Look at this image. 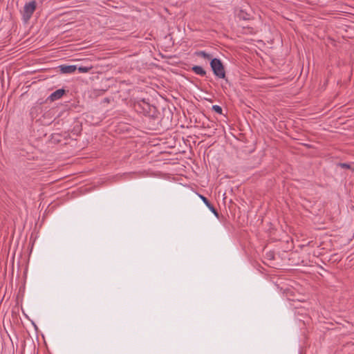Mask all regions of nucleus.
I'll return each instance as SVG.
<instances>
[{
	"instance_id": "1",
	"label": "nucleus",
	"mask_w": 354,
	"mask_h": 354,
	"mask_svg": "<svg viewBox=\"0 0 354 354\" xmlns=\"http://www.w3.org/2000/svg\"><path fill=\"white\" fill-rule=\"evenodd\" d=\"M36 8L37 2L35 1H31L24 5L22 10V19L24 22L27 23L30 20Z\"/></svg>"
},
{
	"instance_id": "2",
	"label": "nucleus",
	"mask_w": 354,
	"mask_h": 354,
	"mask_svg": "<svg viewBox=\"0 0 354 354\" xmlns=\"http://www.w3.org/2000/svg\"><path fill=\"white\" fill-rule=\"evenodd\" d=\"M210 65L216 76L218 78H225V69L220 59L216 58L212 59Z\"/></svg>"
},
{
	"instance_id": "3",
	"label": "nucleus",
	"mask_w": 354,
	"mask_h": 354,
	"mask_svg": "<svg viewBox=\"0 0 354 354\" xmlns=\"http://www.w3.org/2000/svg\"><path fill=\"white\" fill-rule=\"evenodd\" d=\"M59 68L62 73H73L77 70V66L75 65H61Z\"/></svg>"
},
{
	"instance_id": "4",
	"label": "nucleus",
	"mask_w": 354,
	"mask_h": 354,
	"mask_svg": "<svg viewBox=\"0 0 354 354\" xmlns=\"http://www.w3.org/2000/svg\"><path fill=\"white\" fill-rule=\"evenodd\" d=\"M65 91L64 89H57L50 95L49 98L51 101H55L60 99L64 94Z\"/></svg>"
},
{
	"instance_id": "5",
	"label": "nucleus",
	"mask_w": 354,
	"mask_h": 354,
	"mask_svg": "<svg viewBox=\"0 0 354 354\" xmlns=\"http://www.w3.org/2000/svg\"><path fill=\"white\" fill-rule=\"evenodd\" d=\"M201 200L204 202V203L206 205V206L211 210L212 212L214 213V214L216 216H218V214L216 211V209L214 207V206L209 202L207 198L202 195H199Z\"/></svg>"
},
{
	"instance_id": "6",
	"label": "nucleus",
	"mask_w": 354,
	"mask_h": 354,
	"mask_svg": "<svg viewBox=\"0 0 354 354\" xmlns=\"http://www.w3.org/2000/svg\"><path fill=\"white\" fill-rule=\"evenodd\" d=\"M192 71L197 75H200L201 76H204L206 73L205 71V70L201 67V66H194L193 68H192Z\"/></svg>"
},
{
	"instance_id": "7",
	"label": "nucleus",
	"mask_w": 354,
	"mask_h": 354,
	"mask_svg": "<svg viewBox=\"0 0 354 354\" xmlns=\"http://www.w3.org/2000/svg\"><path fill=\"white\" fill-rule=\"evenodd\" d=\"M92 67H87V66H80L77 68L78 71L81 73H88Z\"/></svg>"
},
{
	"instance_id": "8",
	"label": "nucleus",
	"mask_w": 354,
	"mask_h": 354,
	"mask_svg": "<svg viewBox=\"0 0 354 354\" xmlns=\"http://www.w3.org/2000/svg\"><path fill=\"white\" fill-rule=\"evenodd\" d=\"M197 55L203 57L205 59H210V55L205 53V51H199L197 53Z\"/></svg>"
},
{
	"instance_id": "9",
	"label": "nucleus",
	"mask_w": 354,
	"mask_h": 354,
	"mask_svg": "<svg viewBox=\"0 0 354 354\" xmlns=\"http://www.w3.org/2000/svg\"><path fill=\"white\" fill-rule=\"evenodd\" d=\"M212 109L217 113L222 114V108L218 105H214Z\"/></svg>"
},
{
	"instance_id": "10",
	"label": "nucleus",
	"mask_w": 354,
	"mask_h": 354,
	"mask_svg": "<svg viewBox=\"0 0 354 354\" xmlns=\"http://www.w3.org/2000/svg\"><path fill=\"white\" fill-rule=\"evenodd\" d=\"M340 167L342 168H344V169H350V165L346 164V163H342V164H340Z\"/></svg>"
},
{
	"instance_id": "11",
	"label": "nucleus",
	"mask_w": 354,
	"mask_h": 354,
	"mask_svg": "<svg viewBox=\"0 0 354 354\" xmlns=\"http://www.w3.org/2000/svg\"><path fill=\"white\" fill-rule=\"evenodd\" d=\"M243 19H247L246 17H245V15H243Z\"/></svg>"
},
{
	"instance_id": "12",
	"label": "nucleus",
	"mask_w": 354,
	"mask_h": 354,
	"mask_svg": "<svg viewBox=\"0 0 354 354\" xmlns=\"http://www.w3.org/2000/svg\"><path fill=\"white\" fill-rule=\"evenodd\" d=\"M243 19H247L246 17H245V15H243Z\"/></svg>"
}]
</instances>
